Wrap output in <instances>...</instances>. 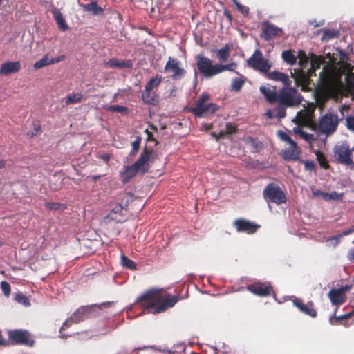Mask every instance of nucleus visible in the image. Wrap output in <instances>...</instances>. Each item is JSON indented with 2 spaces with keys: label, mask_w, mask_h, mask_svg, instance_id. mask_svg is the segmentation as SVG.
<instances>
[{
  "label": "nucleus",
  "mask_w": 354,
  "mask_h": 354,
  "mask_svg": "<svg viewBox=\"0 0 354 354\" xmlns=\"http://www.w3.org/2000/svg\"><path fill=\"white\" fill-rule=\"evenodd\" d=\"M315 106L308 104L307 106L297 112L292 122L296 124L316 129L319 136L325 135L326 137L333 134L338 127L339 119L337 113L329 111L321 116L317 124L314 122Z\"/></svg>",
  "instance_id": "obj_1"
},
{
  "label": "nucleus",
  "mask_w": 354,
  "mask_h": 354,
  "mask_svg": "<svg viewBox=\"0 0 354 354\" xmlns=\"http://www.w3.org/2000/svg\"><path fill=\"white\" fill-rule=\"evenodd\" d=\"M178 301V297L163 295L159 290H152L140 296L136 301L150 313H159L174 306Z\"/></svg>",
  "instance_id": "obj_2"
},
{
  "label": "nucleus",
  "mask_w": 354,
  "mask_h": 354,
  "mask_svg": "<svg viewBox=\"0 0 354 354\" xmlns=\"http://www.w3.org/2000/svg\"><path fill=\"white\" fill-rule=\"evenodd\" d=\"M319 85L320 95L324 98L336 97L344 87L341 75L326 66L319 73Z\"/></svg>",
  "instance_id": "obj_3"
},
{
  "label": "nucleus",
  "mask_w": 354,
  "mask_h": 354,
  "mask_svg": "<svg viewBox=\"0 0 354 354\" xmlns=\"http://www.w3.org/2000/svg\"><path fill=\"white\" fill-rule=\"evenodd\" d=\"M151 156V151L147 149H145L136 162L131 166L124 167V170L120 171V176L122 178V181L124 184L128 183L138 172L145 174L149 170V165L148 162Z\"/></svg>",
  "instance_id": "obj_4"
},
{
  "label": "nucleus",
  "mask_w": 354,
  "mask_h": 354,
  "mask_svg": "<svg viewBox=\"0 0 354 354\" xmlns=\"http://www.w3.org/2000/svg\"><path fill=\"white\" fill-rule=\"evenodd\" d=\"M303 100V96L291 86H283L277 92V101L286 107L297 106L302 102Z\"/></svg>",
  "instance_id": "obj_5"
},
{
  "label": "nucleus",
  "mask_w": 354,
  "mask_h": 354,
  "mask_svg": "<svg viewBox=\"0 0 354 354\" xmlns=\"http://www.w3.org/2000/svg\"><path fill=\"white\" fill-rule=\"evenodd\" d=\"M263 196L270 210L272 209L271 203L280 205L286 203L287 200L285 192L274 183H270L264 188Z\"/></svg>",
  "instance_id": "obj_6"
},
{
  "label": "nucleus",
  "mask_w": 354,
  "mask_h": 354,
  "mask_svg": "<svg viewBox=\"0 0 354 354\" xmlns=\"http://www.w3.org/2000/svg\"><path fill=\"white\" fill-rule=\"evenodd\" d=\"M209 95L205 93H202L195 106L191 109V112L197 117H203L205 114H213L218 109L217 106L213 103H209Z\"/></svg>",
  "instance_id": "obj_7"
},
{
  "label": "nucleus",
  "mask_w": 354,
  "mask_h": 354,
  "mask_svg": "<svg viewBox=\"0 0 354 354\" xmlns=\"http://www.w3.org/2000/svg\"><path fill=\"white\" fill-rule=\"evenodd\" d=\"M197 68L205 79H210L217 75V64H213L212 61L202 55L196 56Z\"/></svg>",
  "instance_id": "obj_8"
},
{
  "label": "nucleus",
  "mask_w": 354,
  "mask_h": 354,
  "mask_svg": "<svg viewBox=\"0 0 354 354\" xmlns=\"http://www.w3.org/2000/svg\"><path fill=\"white\" fill-rule=\"evenodd\" d=\"M352 151L346 142L338 143L334 147L333 157L338 163L351 165L353 163Z\"/></svg>",
  "instance_id": "obj_9"
},
{
  "label": "nucleus",
  "mask_w": 354,
  "mask_h": 354,
  "mask_svg": "<svg viewBox=\"0 0 354 354\" xmlns=\"http://www.w3.org/2000/svg\"><path fill=\"white\" fill-rule=\"evenodd\" d=\"M96 308H99L97 305L82 306L78 308L69 319L64 322L62 326L60 328V331L65 330L74 323H79L89 317L91 315L93 311Z\"/></svg>",
  "instance_id": "obj_10"
},
{
  "label": "nucleus",
  "mask_w": 354,
  "mask_h": 354,
  "mask_svg": "<svg viewBox=\"0 0 354 354\" xmlns=\"http://www.w3.org/2000/svg\"><path fill=\"white\" fill-rule=\"evenodd\" d=\"M248 64L256 71L267 73L272 67V64L265 59L262 53L257 49L248 59Z\"/></svg>",
  "instance_id": "obj_11"
},
{
  "label": "nucleus",
  "mask_w": 354,
  "mask_h": 354,
  "mask_svg": "<svg viewBox=\"0 0 354 354\" xmlns=\"http://www.w3.org/2000/svg\"><path fill=\"white\" fill-rule=\"evenodd\" d=\"M124 207L120 204H117L110 212L102 218V223L109 224L111 221L115 223H122L125 221V217L122 214Z\"/></svg>",
  "instance_id": "obj_12"
},
{
  "label": "nucleus",
  "mask_w": 354,
  "mask_h": 354,
  "mask_svg": "<svg viewBox=\"0 0 354 354\" xmlns=\"http://www.w3.org/2000/svg\"><path fill=\"white\" fill-rule=\"evenodd\" d=\"M165 71L171 72L172 73L171 77L174 80L181 79L185 73V71L180 67V62L176 59L171 57L169 58L165 66Z\"/></svg>",
  "instance_id": "obj_13"
},
{
  "label": "nucleus",
  "mask_w": 354,
  "mask_h": 354,
  "mask_svg": "<svg viewBox=\"0 0 354 354\" xmlns=\"http://www.w3.org/2000/svg\"><path fill=\"white\" fill-rule=\"evenodd\" d=\"M9 338L15 344L33 345V340L30 339L29 333L25 330H15L8 332Z\"/></svg>",
  "instance_id": "obj_14"
},
{
  "label": "nucleus",
  "mask_w": 354,
  "mask_h": 354,
  "mask_svg": "<svg viewBox=\"0 0 354 354\" xmlns=\"http://www.w3.org/2000/svg\"><path fill=\"white\" fill-rule=\"evenodd\" d=\"M247 289L254 295L260 297H266L269 295L272 289L269 282H257L248 285Z\"/></svg>",
  "instance_id": "obj_15"
},
{
  "label": "nucleus",
  "mask_w": 354,
  "mask_h": 354,
  "mask_svg": "<svg viewBox=\"0 0 354 354\" xmlns=\"http://www.w3.org/2000/svg\"><path fill=\"white\" fill-rule=\"evenodd\" d=\"M234 225L236 230L239 232H246L248 234H252L259 227V225L253 224L252 223L244 220L237 219L234 222Z\"/></svg>",
  "instance_id": "obj_16"
},
{
  "label": "nucleus",
  "mask_w": 354,
  "mask_h": 354,
  "mask_svg": "<svg viewBox=\"0 0 354 354\" xmlns=\"http://www.w3.org/2000/svg\"><path fill=\"white\" fill-rule=\"evenodd\" d=\"M21 68V63L19 61L6 62L1 64L0 68L1 75H9L11 73L18 72Z\"/></svg>",
  "instance_id": "obj_17"
},
{
  "label": "nucleus",
  "mask_w": 354,
  "mask_h": 354,
  "mask_svg": "<svg viewBox=\"0 0 354 354\" xmlns=\"http://www.w3.org/2000/svg\"><path fill=\"white\" fill-rule=\"evenodd\" d=\"M281 32V28H278L272 24L266 23L261 36L266 41H268L274 37L279 35Z\"/></svg>",
  "instance_id": "obj_18"
},
{
  "label": "nucleus",
  "mask_w": 354,
  "mask_h": 354,
  "mask_svg": "<svg viewBox=\"0 0 354 354\" xmlns=\"http://www.w3.org/2000/svg\"><path fill=\"white\" fill-rule=\"evenodd\" d=\"M266 77L272 80L281 82L283 84V86H291V81L289 76L283 73L277 71L267 72Z\"/></svg>",
  "instance_id": "obj_19"
},
{
  "label": "nucleus",
  "mask_w": 354,
  "mask_h": 354,
  "mask_svg": "<svg viewBox=\"0 0 354 354\" xmlns=\"http://www.w3.org/2000/svg\"><path fill=\"white\" fill-rule=\"evenodd\" d=\"M291 77L294 79L295 84L297 86H302V89L307 86L309 81V77L305 72L299 70L298 71H295L294 73H291Z\"/></svg>",
  "instance_id": "obj_20"
},
{
  "label": "nucleus",
  "mask_w": 354,
  "mask_h": 354,
  "mask_svg": "<svg viewBox=\"0 0 354 354\" xmlns=\"http://www.w3.org/2000/svg\"><path fill=\"white\" fill-rule=\"evenodd\" d=\"M259 91L266 99V100L272 104L277 101V93L275 91V88L270 86H261L259 88Z\"/></svg>",
  "instance_id": "obj_21"
},
{
  "label": "nucleus",
  "mask_w": 354,
  "mask_h": 354,
  "mask_svg": "<svg viewBox=\"0 0 354 354\" xmlns=\"http://www.w3.org/2000/svg\"><path fill=\"white\" fill-rule=\"evenodd\" d=\"M53 16L59 28L65 31L69 28L59 9L53 7L51 10Z\"/></svg>",
  "instance_id": "obj_22"
},
{
  "label": "nucleus",
  "mask_w": 354,
  "mask_h": 354,
  "mask_svg": "<svg viewBox=\"0 0 354 354\" xmlns=\"http://www.w3.org/2000/svg\"><path fill=\"white\" fill-rule=\"evenodd\" d=\"M328 296L333 305H339L344 302L346 296L339 289H332L329 291Z\"/></svg>",
  "instance_id": "obj_23"
},
{
  "label": "nucleus",
  "mask_w": 354,
  "mask_h": 354,
  "mask_svg": "<svg viewBox=\"0 0 354 354\" xmlns=\"http://www.w3.org/2000/svg\"><path fill=\"white\" fill-rule=\"evenodd\" d=\"M142 99L145 103L148 104L154 105L158 102V96L156 92L147 88H145L142 93Z\"/></svg>",
  "instance_id": "obj_24"
},
{
  "label": "nucleus",
  "mask_w": 354,
  "mask_h": 354,
  "mask_svg": "<svg viewBox=\"0 0 354 354\" xmlns=\"http://www.w3.org/2000/svg\"><path fill=\"white\" fill-rule=\"evenodd\" d=\"M296 148L297 143H295V146H293V145H290L289 148L283 149L281 152V155L283 158L288 161L297 160L299 158V153L296 151Z\"/></svg>",
  "instance_id": "obj_25"
},
{
  "label": "nucleus",
  "mask_w": 354,
  "mask_h": 354,
  "mask_svg": "<svg viewBox=\"0 0 354 354\" xmlns=\"http://www.w3.org/2000/svg\"><path fill=\"white\" fill-rule=\"evenodd\" d=\"M313 194L316 196H321L325 201H339L342 198L344 195L343 193H337L336 192L328 193L320 190H316Z\"/></svg>",
  "instance_id": "obj_26"
},
{
  "label": "nucleus",
  "mask_w": 354,
  "mask_h": 354,
  "mask_svg": "<svg viewBox=\"0 0 354 354\" xmlns=\"http://www.w3.org/2000/svg\"><path fill=\"white\" fill-rule=\"evenodd\" d=\"M105 66L109 68H126L131 67V64L129 62H126L118 59H110L104 63Z\"/></svg>",
  "instance_id": "obj_27"
},
{
  "label": "nucleus",
  "mask_w": 354,
  "mask_h": 354,
  "mask_svg": "<svg viewBox=\"0 0 354 354\" xmlns=\"http://www.w3.org/2000/svg\"><path fill=\"white\" fill-rule=\"evenodd\" d=\"M297 125L299 126L298 124ZM292 131L295 134L299 135L301 138L304 139V140L309 143H312L316 140V138L315 137L314 135L304 132L299 128V127H295L292 129Z\"/></svg>",
  "instance_id": "obj_28"
},
{
  "label": "nucleus",
  "mask_w": 354,
  "mask_h": 354,
  "mask_svg": "<svg viewBox=\"0 0 354 354\" xmlns=\"http://www.w3.org/2000/svg\"><path fill=\"white\" fill-rule=\"evenodd\" d=\"M231 48L232 45L230 44H226L224 48H221L216 51V56L220 62H223L228 59Z\"/></svg>",
  "instance_id": "obj_29"
},
{
  "label": "nucleus",
  "mask_w": 354,
  "mask_h": 354,
  "mask_svg": "<svg viewBox=\"0 0 354 354\" xmlns=\"http://www.w3.org/2000/svg\"><path fill=\"white\" fill-rule=\"evenodd\" d=\"M281 58L284 62L292 66L296 64L297 57L295 56L291 50H285L281 54Z\"/></svg>",
  "instance_id": "obj_30"
},
{
  "label": "nucleus",
  "mask_w": 354,
  "mask_h": 354,
  "mask_svg": "<svg viewBox=\"0 0 354 354\" xmlns=\"http://www.w3.org/2000/svg\"><path fill=\"white\" fill-rule=\"evenodd\" d=\"M235 131L236 127L230 123H227L225 131H221L218 135L215 133H212V135L218 140V139L223 138L225 134H232Z\"/></svg>",
  "instance_id": "obj_31"
},
{
  "label": "nucleus",
  "mask_w": 354,
  "mask_h": 354,
  "mask_svg": "<svg viewBox=\"0 0 354 354\" xmlns=\"http://www.w3.org/2000/svg\"><path fill=\"white\" fill-rule=\"evenodd\" d=\"M120 263L123 268L129 269L131 270H136V263L123 254L120 256Z\"/></svg>",
  "instance_id": "obj_32"
},
{
  "label": "nucleus",
  "mask_w": 354,
  "mask_h": 354,
  "mask_svg": "<svg viewBox=\"0 0 354 354\" xmlns=\"http://www.w3.org/2000/svg\"><path fill=\"white\" fill-rule=\"evenodd\" d=\"M85 10L91 12L94 15H97L102 12V8L97 5V1H92L90 3L83 5Z\"/></svg>",
  "instance_id": "obj_33"
},
{
  "label": "nucleus",
  "mask_w": 354,
  "mask_h": 354,
  "mask_svg": "<svg viewBox=\"0 0 354 354\" xmlns=\"http://www.w3.org/2000/svg\"><path fill=\"white\" fill-rule=\"evenodd\" d=\"M299 310L304 314L308 315L311 317H315L317 315V311L313 308L312 302H309L307 305L304 304Z\"/></svg>",
  "instance_id": "obj_34"
},
{
  "label": "nucleus",
  "mask_w": 354,
  "mask_h": 354,
  "mask_svg": "<svg viewBox=\"0 0 354 354\" xmlns=\"http://www.w3.org/2000/svg\"><path fill=\"white\" fill-rule=\"evenodd\" d=\"M162 82V77L156 75L154 77L151 78L147 83L145 88L147 89L153 90L158 87Z\"/></svg>",
  "instance_id": "obj_35"
},
{
  "label": "nucleus",
  "mask_w": 354,
  "mask_h": 354,
  "mask_svg": "<svg viewBox=\"0 0 354 354\" xmlns=\"http://www.w3.org/2000/svg\"><path fill=\"white\" fill-rule=\"evenodd\" d=\"M236 66H237L234 62H232L225 65L217 64V75L225 71H235Z\"/></svg>",
  "instance_id": "obj_36"
},
{
  "label": "nucleus",
  "mask_w": 354,
  "mask_h": 354,
  "mask_svg": "<svg viewBox=\"0 0 354 354\" xmlns=\"http://www.w3.org/2000/svg\"><path fill=\"white\" fill-rule=\"evenodd\" d=\"M51 65L50 59L48 55H44L41 59L37 61L34 64V68L35 69H40L46 66Z\"/></svg>",
  "instance_id": "obj_37"
},
{
  "label": "nucleus",
  "mask_w": 354,
  "mask_h": 354,
  "mask_svg": "<svg viewBox=\"0 0 354 354\" xmlns=\"http://www.w3.org/2000/svg\"><path fill=\"white\" fill-rule=\"evenodd\" d=\"M82 97L83 95L82 93L70 94L69 95L67 96L66 99V104L68 105L80 102L82 100Z\"/></svg>",
  "instance_id": "obj_38"
},
{
  "label": "nucleus",
  "mask_w": 354,
  "mask_h": 354,
  "mask_svg": "<svg viewBox=\"0 0 354 354\" xmlns=\"http://www.w3.org/2000/svg\"><path fill=\"white\" fill-rule=\"evenodd\" d=\"M244 80L242 78H234L232 80L231 90L239 92L244 84Z\"/></svg>",
  "instance_id": "obj_39"
},
{
  "label": "nucleus",
  "mask_w": 354,
  "mask_h": 354,
  "mask_svg": "<svg viewBox=\"0 0 354 354\" xmlns=\"http://www.w3.org/2000/svg\"><path fill=\"white\" fill-rule=\"evenodd\" d=\"M353 314H354V311H351L350 313H348L346 314L339 315V316H336L335 314H333V315H331L330 317L329 322L330 324L334 325L335 323L333 322V319H335L337 322H339L343 319H347L350 318Z\"/></svg>",
  "instance_id": "obj_40"
},
{
  "label": "nucleus",
  "mask_w": 354,
  "mask_h": 354,
  "mask_svg": "<svg viewBox=\"0 0 354 354\" xmlns=\"http://www.w3.org/2000/svg\"><path fill=\"white\" fill-rule=\"evenodd\" d=\"M315 155L317 157V160L319 162L321 167H322L324 169H327L329 165L327 162V160L326 159L324 154L319 151H315Z\"/></svg>",
  "instance_id": "obj_41"
},
{
  "label": "nucleus",
  "mask_w": 354,
  "mask_h": 354,
  "mask_svg": "<svg viewBox=\"0 0 354 354\" xmlns=\"http://www.w3.org/2000/svg\"><path fill=\"white\" fill-rule=\"evenodd\" d=\"M337 32L335 30H326L324 31V34L322 37V40L323 41H328L333 38H335L337 36Z\"/></svg>",
  "instance_id": "obj_42"
},
{
  "label": "nucleus",
  "mask_w": 354,
  "mask_h": 354,
  "mask_svg": "<svg viewBox=\"0 0 354 354\" xmlns=\"http://www.w3.org/2000/svg\"><path fill=\"white\" fill-rule=\"evenodd\" d=\"M15 300L18 304H20L26 307L29 306L30 305L28 298L21 293L17 294L15 297Z\"/></svg>",
  "instance_id": "obj_43"
},
{
  "label": "nucleus",
  "mask_w": 354,
  "mask_h": 354,
  "mask_svg": "<svg viewBox=\"0 0 354 354\" xmlns=\"http://www.w3.org/2000/svg\"><path fill=\"white\" fill-rule=\"evenodd\" d=\"M286 106L284 105H279L274 109L275 112V116L278 120H281L286 117Z\"/></svg>",
  "instance_id": "obj_44"
},
{
  "label": "nucleus",
  "mask_w": 354,
  "mask_h": 354,
  "mask_svg": "<svg viewBox=\"0 0 354 354\" xmlns=\"http://www.w3.org/2000/svg\"><path fill=\"white\" fill-rule=\"evenodd\" d=\"M277 136L281 140L290 144V145H293V146L295 145L296 142L294 140H292V138L284 131H279L277 132Z\"/></svg>",
  "instance_id": "obj_45"
},
{
  "label": "nucleus",
  "mask_w": 354,
  "mask_h": 354,
  "mask_svg": "<svg viewBox=\"0 0 354 354\" xmlns=\"http://www.w3.org/2000/svg\"><path fill=\"white\" fill-rule=\"evenodd\" d=\"M46 207L51 210H59L64 209L66 208V205L60 203H46Z\"/></svg>",
  "instance_id": "obj_46"
},
{
  "label": "nucleus",
  "mask_w": 354,
  "mask_h": 354,
  "mask_svg": "<svg viewBox=\"0 0 354 354\" xmlns=\"http://www.w3.org/2000/svg\"><path fill=\"white\" fill-rule=\"evenodd\" d=\"M0 287L5 296L8 297L10 294V284L7 281H3L1 282Z\"/></svg>",
  "instance_id": "obj_47"
},
{
  "label": "nucleus",
  "mask_w": 354,
  "mask_h": 354,
  "mask_svg": "<svg viewBox=\"0 0 354 354\" xmlns=\"http://www.w3.org/2000/svg\"><path fill=\"white\" fill-rule=\"evenodd\" d=\"M107 110L111 112H118V113H123L127 111V108L123 106L120 105H114L110 106L107 108Z\"/></svg>",
  "instance_id": "obj_48"
},
{
  "label": "nucleus",
  "mask_w": 354,
  "mask_h": 354,
  "mask_svg": "<svg viewBox=\"0 0 354 354\" xmlns=\"http://www.w3.org/2000/svg\"><path fill=\"white\" fill-rule=\"evenodd\" d=\"M340 239H341V236H339V235L338 234L336 236L329 237L326 241L329 245L335 247L339 244Z\"/></svg>",
  "instance_id": "obj_49"
},
{
  "label": "nucleus",
  "mask_w": 354,
  "mask_h": 354,
  "mask_svg": "<svg viewBox=\"0 0 354 354\" xmlns=\"http://www.w3.org/2000/svg\"><path fill=\"white\" fill-rule=\"evenodd\" d=\"M140 143H141V138L137 137L136 138V140L131 144L132 149H133V150L131 153V154L134 155L137 153V151L140 147Z\"/></svg>",
  "instance_id": "obj_50"
},
{
  "label": "nucleus",
  "mask_w": 354,
  "mask_h": 354,
  "mask_svg": "<svg viewBox=\"0 0 354 354\" xmlns=\"http://www.w3.org/2000/svg\"><path fill=\"white\" fill-rule=\"evenodd\" d=\"M233 2L236 6V8H237V9L239 10V12H241L243 14H248V13L249 9H248V7H246V6H245L243 5H241L236 0H233Z\"/></svg>",
  "instance_id": "obj_51"
},
{
  "label": "nucleus",
  "mask_w": 354,
  "mask_h": 354,
  "mask_svg": "<svg viewBox=\"0 0 354 354\" xmlns=\"http://www.w3.org/2000/svg\"><path fill=\"white\" fill-rule=\"evenodd\" d=\"M305 169L306 171H313L315 170V165L312 160H306L304 162Z\"/></svg>",
  "instance_id": "obj_52"
},
{
  "label": "nucleus",
  "mask_w": 354,
  "mask_h": 354,
  "mask_svg": "<svg viewBox=\"0 0 354 354\" xmlns=\"http://www.w3.org/2000/svg\"><path fill=\"white\" fill-rule=\"evenodd\" d=\"M346 127L349 130L354 131V116H349L346 118Z\"/></svg>",
  "instance_id": "obj_53"
},
{
  "label": "nucleus",
  "mask_w": 354,
  "mask_h": 354,
  "mask_svg": "<svg viewBox=\"0 0 354 354\" xmlns=\"http://www.w3.org/2000/svg\"><path fill=\"white\" fill-rule=\"evenodd\" d=\"M33 126H34L33 130L28 131L27 133L28 136L30 138H32L33 136H35L41 130L39 124L35 123L33 124Z\"/></svg>",
  "instance_id": "obj_54"
},
{
  "label": "nucleus",
  "mask_w": 354,
  "mask_h": 354,
  "mask_svg": "<svg viewBox=\"0 0 354 354\" xmlns=\"http://www.w3.org/2000/svg\"><path fill=\"white\" fill-rule=\"evenodd\" d=\"M322 62V59L319 57H316L315 59L312 61L311 65L312 68L315 71L317 68H319V65Z\"/></svg>",
  "instance_id": "obj_55"
},
{
  "label": "nucleus",
  "mask_w": 354,
  "mask_h": 354,
  "mask_svg": "<svg viewBox=\"0 0 354 354\" xmlns=\"http://www.w3.org/2000/svg\"><path fill=\"white\" fill-rule=\"evenodd\" d=\"M353 232H354V225L350 227L349 229L343 231L342 233L339 234V235L342 238L343 236H348Z\"/></svg>",
  "instance_id": "obj_56"
},
{
  "label": "nucleus",
  "mask_w": 354,
  "mask_h": 354,
  "mask_svg": "<svg viewBox=\"0 0 354 354\" xmlns=\"http://www.w3.org/2000/svg\"><path fill=\"white\" fill-rule=\"evenodd\" d=\"M299 56L301 57L300 59H299V64L301 66L304 62H307V57H306L305 53L303 52V51H299Z\"/></svg>",
  "instance_id": "obj_57"
},
{
  "label": "nucleus",
  "mask_w": 354,
  "mask_h": 354,
  "mask_svg": "<svg viewBox=\"0 0 354 354\" xmlns=\"http://www.w3.org/2000/svg\"><path fill=\"white\" fill-rule=\"evenodd\" d=\"M293 302V304L295 306H296L299 310H300L302 307V306H304V303L302 302L301 300H300L299 299H297V298H295L292 301Z\"/></svg>",
  "instance_id": "obj_58"
},
{
  "label": "nucleus",
  "mask_w": 354,
  "mask_h": 354,
  "mask_svg": "<svg viewBox=\"0 0 354 354\" xmlns=\"http://www.w3.org/2000/svg\"><path fill=\"white\" fill-rule=\"evenodd\" d=\"M64 57H65L64 55H61V56H59L57 58L50 59L51 64H55V63H58V62L64 60Z\"/></svg>",
  "instance_id": "obj_59"
},
{
  "label": "nucleus",
  "mask_w": 354,
  "mask_h": 354,
  "mask_svg": "<svg viewBox=\"0 0 354 354\" xmlns=\"http://www.w3.org/2000/svg\"><path fill=\"white\" fill-rule=\"evenodd\" d=\"M266 115H267V117H268L269 119H273V118H276V116H275L274 109V110H268V111L266 112Z\"/></svg>",
  "instance_id": "obj_60"
},
{
  "label": "nucleus",
  "mask_w": 354,
  "mask_h": 354,
  "mask_svg": "<svg viewBox=\"0 0 354 354\" xmlns=\"http://www.w3.org/2000/svg\"><path fill=\"white\" fill-rule=\"evenodd\" d=\"M351 288V286H349V285H346L344 286H342L339 288H338L339 290H341V292L344 294L345 292H347L348 290H350Z\"/></svg>",
  "instance_id": "obj_61"
},
{
  "label": "nucleus",
  "mask_w": 354,
  "mask_h": 354,
  "mask_svg": "<svg viewBox=\"0 0 354 354\" xmlns=\"http://www.w3.org/2000/svg\"><path fill=\"white\" fill-rule=\"evenodd\" d=\"M102 158L104 161L108 162L109 160V159H110V156L108 154H104V155L102 156Z\"/></svg>",
  "instance_id": "obj_62"
},
{
  "label": "nucleus",
  "mask_w": 354,
  "mask_h": 354,
  "mask_svg": "<svg viewBox=\"0 0 354 354\" xmlns=\"http://www.w3.org/2000/svg\"><path fill=\"white\" fill-rule=\"evenodd\" d=\"M146 133L147 134V140H153V136L151 132H149L148 130H146Z\"/></svg>",
  "instance_id": "obj_63"
},
{
  "label": "nucleus",
  "mask_w": 354,
  "mask_h": 354,
  "mask_svg": "<svg viewBox=\"0 0 354 354\" xmlns=\"http://www.w3.org/2000/svg\"><path fill=\"white\" fill-rule=\"evenodd\" d=\"M350 255L352 259L354 261V248L351 249V250L350 251Z\"/></svg>",
  "instance_id": "obj_64"
}]
</instances>
